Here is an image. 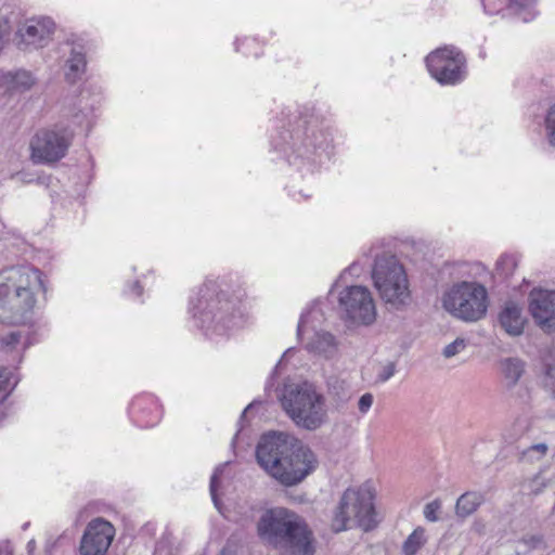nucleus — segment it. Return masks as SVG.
<instances>
[{
	"label": "nucleus",
	"mask_w": 555,
	"mask_h": 555,
	"mask_svg": "<svg viewBox=\"0 0 555 555\" xmlns=\"http://www.w3.org/2000/svg\"><path fill=\"white\" fill-rule=\"evenodd\" d=\"M34 85V77L26 70H0V89L7 93H23Z\"/></svg>",
	"instance_id": "nucleus-15"
},
{
	"label": "nucleus",
	"mask_w": 555,
	"mask_h": 555,
	"mask_svg": "<svg viewBox=\"0 0 555 555\" xmlns=\"http://www.w3.org/2000/svg\"><path fill=\"white\" fill-rule=\"evenodd\" d=\"M228 464L224 463V464H221L219 465L214 474L211 475L210 477V485H209V491H210V495H211V499L214 501V504L217 508H219V501L217 499V489L219 487V483H220V475L222 474L223 469L225 468Z\"/></svg>",
	"instance_id": "nucleus-27"
},
{
	"label": "nucleus",
	"mask_w": 555,
	"mask_h": 555,
	"mask_svg": "<svg viewBox=\"0 0 555 555\" xmlns=\"http://www.w3.org/2000/svg\"><path fill=\"white\" fill-rule=\"evenodd\" d=\"M426 542L425 529L416 528L405 540L403 551L405 555H414Z\"/></svg>",
	"instance_id": "nucleus-22"
},
{
	"label": "nucleus",
	"mask_w": 555,
	"mask_h": 555,
	"mask_svg": "<svg viewBox=\"0 0 555 555\" xmlns=\"http://www.w3.org/2000/svg\"><path fill=\"white\" fill-rule=\"evenodd\" d=\"M529 311L545 332L555 330V291L533 288L529 294Z\"/></svg>",
	"instance_id": "nucleus-14"
},
{
	"label": "nucleus",
	"mask_w": 555,
	"mask_h": 555,
	"mask_svg": "<svg viewBox=\"0 0 555 555\" xmlns=\"http://www.w3.org/2000/svg\"><path fill=\"white\" fill-rule=\"evenodd\" d=\"M538 482H539V477H537L534 480H532V481L530 482L531 491H532L533 493H535V494H538V493L541 491V487H537V488L534 487V486H535V483H538Z\"/></svg>",
	"instance_id": "nucleus-36"
},
{
	"label": "nucleus",
	"mask_w": 555,
	"mask_h": 555,
	"mask_svg": "<svg viewBox=\"0 0 555 555\" xmlns=\"http://www.w3.org/2000/svg\"><path fill=\"white\" fill-rule=\"evenodd\" d=\"M259 537L274 547H285L297 555H313L312 531L301 516L285 507L267 509L257 524Z\"/></svg>",
	"instance_id": "nucleus-3"
},
{
	"label": "nucleus",
	"mask_w": 555,
	"mask_h": 555,
	"mask_svg": "<svg viewBox=\"0 0 555 555\" xmlns=\"http://www.w3.org/2000/svg\"><path fill=\"white\" fill-rule=\"evenodd\" d=\"M376 525L373 496L365 487L344 491L333 515L332 528L336 532L360 527L367 531Z\"/></svg>",
	"instance_id": "nucleus-5"
},
{
	"label": "nucleus",
	"mask_w": 555,
	"mask_h": 555,
	"mask_svg": "<svg viewBox=\"0 0 555 555\" xmlns=\"http://www.w3.org/2000/svg\"><path fill=\"white\" fill-rule=\"evenodd\" d=\"M347 400H348V398H347V397H345V396L340 398V401H341V402H346Z\"/></svg>",
	"instance_id": "nucleus-38"
},
{
	"label": "nucleus",
	"mask_w": 555,
	"mask_h": 555,
	"mask_svg": "<svg viewBox=\"0 0 555 555\" xmlns=\"http://www.w3.org/2000/svg\"><path fill=\"white\" fill-rule=\"evenodd\" d=\"M8 386L7 370L2 369L0 372V392L5 390Z\"/></svg>",
	"instance_id": "nucleus-34"
},
{
	"label": "nucleus",
	"mask_w": 555,
	"mask_h": 555,
	"mask_svg": "<svg viewBox=\"0 0 555 555\" xmlns=\"http://www.w3.org/2000/svg\"><path fill=\"white\" fill-rule=\"evenodd\" d=\"M306 323H307V317L306 315H302L299 320V323H298V335H301L304 333V330H305V326H306Z\"/></svg>",
	"instance_id": "nucleus-35"
},
{
	"label": "nucleus",
	"mask_w": 555,
	"mask_h": 555,
	"mask_svg": "<svg viewBox=\"0 0 555 555\" xmlns=\"http://www.w3.org/2000/svg\"><path fill=\"white\" fill-rule=\"evenodd\" d=\"M502 328L511 336H518L524 332L525 320L521 309L514 302H507L499 314Z\"/></svg>",
	"instance_id": "nucleus-16"
},
{
	"label": "nucleus",
	"mask_w": 555,
	"mask_h": 555,
	"mask_svg": "<svg viewBox=\"0 0 555 555\" xmlns=\"http://www.w3.org/2000/svg\"><path fill=\"white\" fill-rule=\"evenodd\" d=\"M545 386L555 397V354L553 356L552 362L547 364L545 374Z\"/></svg>",
	"instance_id": "nucleus-30"
},
{
	"label": "nucleus",
	"mask_w": 555,
	"mask_h": 555,
	"mask_svg": "<svg viewBox=\"0 0 555 555\" xmlns=\"http://www.w3.org/2000/svg\"><path fill=\"white\" fill-rule=\"evenodd\" d=\"M485 502V496L480 492L469 491L463 493L456 501L455 514L457 517L466 518L474 514Z\"/></svg>",
	"instance_id": "nucleus-20"
},
{
	"label": "nucleus",
	"mask_w": 555,
	"mask_h": 555,
	"mask_svg": "<svg viewBox=\"0 0 555 555\" xmlns=\"http://www.w3.org/2000/svg\"><path fill=\"white\" fill-rule=\"evenodd\" d=\"M372 278L380 298L386 304L400 309L410 302L411 293L406 273L395 256L378 257L375 260Z\"/></svg>",
	"instance_id": "nucleus-6"
},
{
	"label": "nucleus",
	"mask_w": 555,
	"mask_h": 555,
	"mask_svg": "<svg viewBox=\"0 0 555 555\" xmlns=\"http://www.w3.org/2000/svg\"><path fill=\"white\" fill-rule=\"evenodd\" d=\"M546 547L544 540L539 535H526L517 542V554H526L532 550H544Z\"/></svg>",
	"instance_id": "nucleus-23"
},
{
	"label": "nucleus",
	"mask_w": 555,
	"mask_h": 555,
	"mask_svg": "<svg viewBox=\"0 0 555 555\" xmlns=\"http://www.w3.org/2000/svg\"><path fill=\"white\" fill-rule=\"evenodd\" d=\"M22 333L12 331L0 335V348L5 352H11L21 344Z\"/></svg>",
	"instance_id": "nucleus-24"
},
{
	"label": "nucleus",
	"mask_w": 555,
	"mask_h": 555,
	"mask_svg": "<svg viewBox=\"0 0 555 555\" xmlns=\"http://www.w3.org/2000/svg\"><path fill=\"white\" fill-rule=\"evenodd\" d=\"M499 366L508 390L516 387L526 372V363L519 358H503L500 360Z\"/></svg>",
	"instance_id": "nucleus-17"
},
{
	"label": "nucleus",
	"mask_w": 555,
	"mask_h": 555,
	"mask_svg": "<svg viewBox=\"0 0 555 555\" xmlns=\"http://www.w3.org/2000/svg\"><path fill=\"white\" fill-rule=\"evenodd\" d=\"M17 22V14L8 5L0 9V52L8 42L13 24Z\"/></svg>",
	"instance_id": "nucleus-21"
},
{
	"label": "nucleus",
	"mask_w": 555,
	"mask_h": 555,
	"mask_svg": "<svg viewBox=\"0 0 555 555\" xmlns=\"http://www.w3.org/2000/svg\"><path fill=\"white\" fill-rule=\"evenodd\" d=\"M306 349L324 358H332L337 345L332 334L327 332H315L306 345Z\"/></svg>",
	"instance_id": "nucleus-18"
},
{
	"label": "nucleus",
	"mask_w": 555,
	"mask_h": 555,
	"mask_svg": "<svg viewBox=\"0 0 555 555\" xmlns=\"http://www.w3.org/2000/svg\"><path fill=\"white\" fill-rule=\"evenodd\" d=\"M517 267V260L513 256H502L496 262V271L502 276H509Z\"/></svg>",
	"instance_id": "nucleus-26"
},
{
	"label": "nucleus",
	"mask_w": 555,
	"mask_h": 555,
	"mask_svg": "<svg viewBox=\"0 0 555 555\" xmlns=\"http://www.w3.org/2000/svg\"><path fill=\"white\" fill-rule=\"evenodd\" d=\"M441 508V502L439 500H434L427 503L424 507V517L431 522H436L439 520L438 512Z\"/></svg>",
	"instance_id": "nucleus-29"
},
{
	"label": "nucleus",
	"mask_w": 555,
	"mask_h": 555,
	"mask_svg": "<svg viewBox=\"0 0 555 555\" xmlns=\"http://www.w3.org/2000/svg\"><path fill=\"white\" fill-rule=\"evenodd\" d=\"M114 537L115 528L109 521L101 517L92 519L81 538L80 555H105Z\"/></svg>",
	"instance_id": "nucleus-13"
},
{
	"label": "nucleus",
	"mask_w": 555,
	"mask_h": 555,
	"mask_svg": "<svg viewBox=\"0 0 555 555\" xmlns=\"http://www.w3.org/2000/svg\"><path fill=\"white\" fill-rule=\"evenodd\" d=\"M135 288H140V285L138 283H135ZM140 294H141V291L138 289V295H140Z\"/></svg>",
	"instance_id": "nucleus-37"
},
{
	"label": "nucleus",
	"mask_w": 555,
	"mask_h": 555,
	"mask_svg": "<svg viewBox=\"0 0 555 555\" xmlns=\"http://www.w3.org/2000/svg\"><path fill=\"white\" fill-rule=\"evenodd\" d=\"M259 466L284 487H294L312 474L319 464L314 452L284 433L261 437L256 448Z\"/></svg>",
	"instance_id": "nucleus-1"
},
{
	"label": "nucleus",
	"mask_w": 555,
	"mask_h": 555,
	"mask_svg": "<svg viewBox=\"0 0 555 555\" xmlns=\"http://www.w3.org/2000/svg\"><path fill=\"white\" fill-rule=\"evenodd\" d=\"M442 306L459 320L476 322L487 313L488 293L480 283L460 282L443 294Z\"/></svg>",
	"instance_id": "nucleus-7"
},
{
	"label": "nucleus",
	"mask_w": 555,
	"mask_h": 555,
	"mask_svg": "<svg viewBox=\"0 0 555 555\" xmlns=\"http://www.w3.org/2000/svg\"><path fill=\"white\" fill-rule=\"evenodd\" d=\"M46 292L42 273L29 266L10 267L0 272V322L24 323L36 307V295Z\"/></svg>",
	"instance_id": "nucleus-2"
},
{
	"label": "nucleus",
	"mask_w": 555,
	"mask_h": 555,
	"mask_svg": "<svg viewBox=\"0 0 555 555\" xmlns=\"http://www.w3.org/2000/svg\"><path fill=\"white\" fill-rule=\"evenodd\" d=\"M546 129L550 138V143L555 146V105L550 109L546 117Z\"/></svg>",
	"instance_id": "nucleus-31"
},
{
	"label": "nucleus",
	"mask_w": 555,
	"mask_h": 555,
	"mask_svg": "<svg viewBox=\"0 0 555 555\" xmlns=\"http://www.w3.org/2000/svg\"><path fill=\"white\" fill-rule=\"evenodd\" d=\"M548 447L546 443H535L522 451V460L527 462L540 461L546 455Z\"/></svg>",
	"instance_id": "nucleus-25"
},
{
	"label": "nucleus",
	"mask_w": 555,
	"mask_h": 555,
	"mask_svg": "<svg viewBox=\"0 0 555 555\" xmlns=\"http://www.w3.org/2000/svg\"><path fill=\"white\" fill-rule=\"evenodd\" d=\"M73 134L66 129L39 130L30 141L31 158L35 163H55L63 158Z\"/></svg>",
	"instance_id": "nucleus-10"
},
{
	"label": "nucleus",
	"mask_w": 555,
	"mask_h": 555,
	"mask_svg": "<svg viewBox=\"0 0 555 555\" xmlns=\"http://www.w3.org/2000/svg\"><path fill=\"white\" fill-rule=\"evenodd\" d=\"M427 68L440 85H456L466 76V60L454 47H443L426 57Z\"/></svg>",
	"instance_id": "nucleus-8"
},
{
	"label": "nucleus",
	"mask_w": 555,
	"mask_h": 555,
	"mask_svg": "<svg viewBox=\"0 0 555 555\" xmlns=\"http://www.w3.org/2000/svg\"><path fill=\"white\" fill-rule=\"evenodd\" d=\"M339 306L354 322L369 325L376 319V308L370 291L364 286H350L339 294Z\"/></svg>",
	"instance_id": "nucleus-11"
},
{
	"label": "nucleus",
	"mask_w": 555,
	"mask_h": 555,
	"mask_svg": "<svg viewBox=\"0 0 555 555\" xmlns=\"http://www.w3.org/2000/svg\"><path fill=\"white\" fill-rule=\"evenodd\" d=\"M55 30L54 22L47 16L33 17L17 24L14 42L21 50L46 47Z\"/></svg>",
	"instance_id": "nucleus-12"
},
{
	"label": "nucleus",
	"mask_w": 555,
	"mask_h": 555,
	"mask_svg": "<svg viewBox=\"0 0 555 555\" xmlns=\"http://www.w3.org/2000/svg\"><path fill=\"white\" fill-rule=\"evenodd\" d=\"M87 61L82 47H73L70 55L66 61L65 77L67 81L74 83L85 73Z\"/></svg>",
	"instance_id": "nucleus-19"
},
{
	"label": "nucleus",
	"mask_w": 555,
	"mask_h": 555,
	"mask_svg": "<svg viewBox=\"0 0 555 555\" xmlns=\"http://www.w3.org/2000/svg\"><path fill=\"white\" fill-rule=\"evenodd\" d=\"M395 374V364L393 363H389L387 364L384 369H383V372L380 373L379 375V379L382 382H386L388 380L390 377H392Z\"/></svg>",
	"instance_id": "nucleus-33"
},
{
	"label": "nucleus",
	"mask_w": 555,
	"mask_h": 555,
	"mask_svg": "<svg viewBox=\"0 0 555 555\" xmlns=\"http://www.w3.org/2000/svg\"><path fill=\"white\" fill-rule=\"evenodd\" d=\"M279 400L286 415L299 428L313 431L327 420L325 398L311 384L285 385Z\"/></svg>",
	"instance_id": "nucleus-4"
},
{
	"label": "nucleus",
	"mask_w": 555,
	"mask_h": 555,
	"mask_svg": "<svg viewBox=\"0 0 555 555\" xmlns=\"http://www.w3.org/2000/svg\"><path fill=\"white\" fill-rule=\"evenodd\" d=\"M466 348V341L463 338H456L451 344L447 345L443 348L442 354L444 358L449 359L452 358L460 352H462Z\"/></svg>",
	"instance_id": "nucleus-28"
},
{
	"label": "nucleus",
	"mask_w": 555,
	"mask_h": 555,
	"mask_svg": "<svg viewBox=\"0 0 555 555\" xmlns=\"http://www.w3.org/2000/svg\"><path fill=\"white\" fill-rule=\"evenodd\" d=\"M209 285L201 291L197 309L204 322L214 323L216 330H228L236 325L240 311L236 302L231 300L224 292L218 293L215 297L208 294Z\"/></svg>",
	"instance_id": "nucleus-9"
},
{
	"label": "nucleus",
	"mask_w": 555,
	"mask_h": 555,
	"mask_svg": "<svg viewBox=\"0 0 555 555\" xmlns=\"http://www.w3.org/2000/svg\"><path fill=\"white\" fill-rule=\"evenodd\" d=\"M374 402V397L371 392H365L362 395L358 401V409L361 414H366L372 408Z\"/></svg>",
	"instance_id": "nucleus-32"
}]
</instances>
